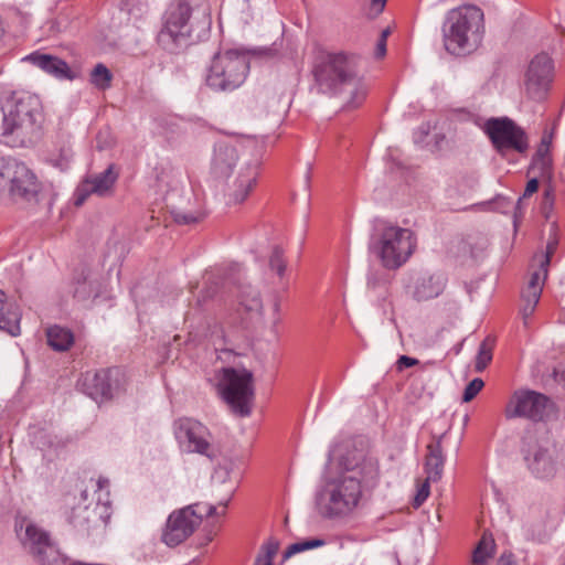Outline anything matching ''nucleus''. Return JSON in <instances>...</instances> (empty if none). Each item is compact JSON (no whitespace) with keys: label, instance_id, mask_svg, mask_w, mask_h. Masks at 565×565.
Masks as SVG:
<instances>
[{"label":"nucleus","instance_id":"51","mask_svg":"<svg viewBox=\"0 0 565 565\" xmlns=\"http://www.w3.org/2000/svg\"><path fill=\"white\" fill-rule=\"evenodd\" d=\"M108 486H109V481H108V479H106V478H99V479L97 480V487H98V490H103V489H105V488H108Z\"/></svg>","mask_w":565,"mask_h":565},{"label":"nucleus","instance_id":"24","mask_svg":"<svg viewBox=\"0 0 565 565\" xmlns=\"http://www.w3.org/2000/svg\"><path fill=\"white\" fill-rule=\"evenodd\" d=\"M241 271V267L238 265L231 268V274L226 275L222 270L207 273L204 277L205 287L203 289V299L213 298L216 292L218 285L222 282V286L225 287L228 284H236L237 279L234 277L235 274Z\"/></svg>","mask_w":565,"mask_h":565},{"label":"nucleus","instance_id":"9","mask_svg":"<svg viewBox=\"0 0 565 565\" xmlns=\"http://www.w3.org/2000/svg\"><path fill=\"white\" fill-rule=\"evenodd\" d=\"M0 190H8L12 200L31 201L40 192V183L25 163L0 157Z\"/></svg>","mask_w":565,"mask_h":565},{"label":"nucleus","instance_id":"46","mask_svg":"<svg viewBox=\"0 0 565 565\" xmlns=\"http://www.w3.org/2000/svg\"><path fill=\"white\" fill-rule=\"evenodd\" d=\"M419 363V361L415 358H411L407 355H401L396 362L397 369L403 370L404 367H412Z\"/></svg>","mask_w":565,"mask_h":565},{"label":"nucleus","instance_id":"53","mask_svg":"<svg viewBox=\"0 0 565 565\" xmlns=\"http://www.w3.org/2000/svg\"><path fill=\"white\" fill-rule=\"evenodd\" d=\"M376 285H377L376 280L374 278H372V277H369V279H367V288L369 289H375Z\"/></svg>","mask_w":565,"mask_h":565},{"label":"nucleus","instance_id":"19","mask_svg":"<svg viewBox=\"0 0 565 565\" xmlns=\"http://www.w3.org/2000/svg\"><path fill=\"white\" fill-rule=\"evenodd\" d=\"M23 61L31 63L35 67L40 68L47 75L55 77L56 79L73 81L75 78V73L68 66V64L55 55L35 51L26 55Z\"/></svg>","mask_w":565,"mask_h":565},{"label":"nucleus","instance_id":"44","mask_svg":"<svg viewBox=\"0 0 565 565\" xmlns=\"http://www.w3.org/2000/svg\"><path fill=\"white\" fill-rule=\"evenodd\" d=\"M429 482L430 481H428V479L426 478V480L417 489V493H416V495L414 498V502H413L414 508H416V509L419 508L428 498Z\"/></svg>","mask_w":565,"mask_h":565},{"label":"nucleus","instance_id":"27","mask_svg":"<svg viewBox=\"0 0 565 565\" xmlns=\"http://www.w3.org/2000/svg\"><path fill=\"white\" fill-rule=\"evenodd\" d=\"M238 302L250 315H260L263 301L259 292L252 286H241L238 289Z\"/></svg>","mask_w":565,"mask_h":565},{"label":"nucleus","instance_id":"37","mask_svg":"<svg viewBox=\"0 0 565 565\" xmlns=\"http://www.w3.org/2000/svg\"><path fill=\"white\" fill-rule=\"evenodd\" d=\"M539 189V180L536 178H533L529 180L526 183L525 190L523 192V195L519 198L514 209V221L516 222L518 217L522 215V204L523 201L527 198H530L533 193H535Z\"/></svg>","mask_w":565,"mask_h":565},{"label":"nucleus","instance_id":"55","mask_svg":"<svg viewBox=\"0 0 565 565\" xmlns=\"http://www.w3.org/2000/svg\"><path fill=\"white\" fill-rule=\"evenodd\" d=\"M387 34H388V30H384V31L381 33V38H380V40H384V42H386Z\"/></svg>","mask_w":565,"mask_h":565},{"label":"nucleus","instance_id":"29","mask_svg":"<svg viewBox=\"0 0 565 565\" xmlns=\"http://www.w3.org/2000/svg\"><path fill=\"white\" fill-rule=\"evenodd\" d=\"M494 547V540L490 535L483 534L473 551V565H486L488 561L493 556Z\"/></svg>","mask_w":565,"mask_h":565},{"label":"nucleus","instance_id":"35","mask_svg":"<svg viewBox=\"0 0 565 565\" xmlns=\"http://www.w3.org/2000/svg\"><path fill=\"white\" fill-rule=\"evenodd\" d=\"M541 298V289H535L534 292L523 290L522 292V300L523 306L521 308V313L524 320H526L529 317H531L536 308V305L539 303V300Z\"/></svg>","mask_w":565,"mask_h":565},{"label":"nucleus","instance_id":"6","mask_svg":"<svg viewBox=\"0 0 565 565\" xmlns=\"http://www.w3.org/2000/svg\"><path fill=\"white\" fill-rule=\"evenodd\" d=\"M370 248L379 256L385 268L396 269L413 254L415 239L411 230L379 221L374 225Z\"/></svg>","mask_w":565,"mask_h":565},{"label":"nucleus","instance_id":"33","mask_svg":"<svg viewBox=\"0 0 565 565\" xmlns=\"http://www.w3.org/2000/svg\"><path fill=\"white\" fill-rule=\"evenodd\" d=\"M494 345V339L492 337H487L480 344L477 359H476V370L478 372L483 371L488 364L492 360V349Z\"/></svg>","mask_w":565,"mask_h":565},{"label":"nucleus","instance_id":"40","mask_svg":"<svg viewBox=\"0 0 565 565\" xmlns=\"http://www.w3.org/2000/svg\"><path fill=\"white\" fill-rule=\"evenodd\" d=\"M484 386V383L481 379L477 377L473 379L466 387L462 394V401L463 402H470L472 401L478 393L482 390Z\"/></svg>","mask_w":565,"mask_h":565},{"label":"nucleus","instance_id":"12","mask_svg":"<svg viewBox=\"0 0 565 565\" xmlns=\"http://www.w3.org/2000/svg\"><path fill=\"white\" fill-rule=\"evenodd\" d=\"M484 132L494 149L501 154L509 150L524 153L529 148V139L524 129L508 117L490 118L484 125Z\"/></svg>","mask_w":565,"mask_h":565},{"label":"nucleus","instance_id":"23","mask_svg":"<svg viewBox=\"0 0 565 565\" xmlns=\"http://www.w3.org/2000/svg\"><path fill=\"white\" fill-rule=\"evenodd\" d=\"M20 320L21 313L18 307L8 302L4 292L0 290V330L17 337L21 332Z\"/></svg>","mask_w":565,"mask_h":565},{"label":"nucleus","instance_id":"15","mask_svg":"<svg viewBox=\"0 0 565 565\" xmlns=\"http://www.w3.org/2000/svg\"><path fill=\"white\" fill-rule=\"evenodd\" d=\"M119 171L115 164H109L103 172L86 178L76 189L75 205H82L92 195L110 196L118 180Z\"/></svg>","mask_w":565,"mask_h":565},{"label":"nucleus","instance_id":"14","mask_svg":"<svg viewBox=\"0 0 565 565\" xmlns=\"http://www.w3.org/2000/svg\"><path fill=\"white\" fill-rule=\"evenodd\" d=\"M529 471L537 479H550L557 471L556 446L548 438H529L523 449Z\"/></svg>","mask_w":565,"mask_h":565},{"label":"nucleus","instance_id":"49","mask_svg":"<svg viewBox=\"0 0 565 565\" xmlns=\"http://www.w3.org/2000/svg\"><path fill=\"white\" fill-rule=\"evenodd\" d=\"M495 565H516L511 554H502Z\"/></svg>","mask_w":565,"mask_h":565},{"label":"nucleus","instance_id":"45","mask_svg":"<svg viewBox=\"0 0 565 565\" xmlns=\"http://www.w3.org/2000/svg\"><path fill=\"white\" fill-rule=\"evenodd\" d=\"M173 220L179 224L188 225L199 222L200 216L194 215L193 213L174 212Z\"/></svg>","mask_w":565,"mask_h":565},{"label":"nucleus","instance_id":"28","mask_svg":"<svg viewBox=\"0 0 565 565\" xmlns=\"http://www.w3.org/2000/svg\"><path fill=\"white\" fill-rule=\"evenodd\" d=\"M73 159V150L68 142H61L52 149L47 156V162L61 171L70 168Z\"/></svg>","mask_w":565,"mask_h":565},{"label":"nucleus","instance_id":"50","mask_svg":"<svg viewBox=\"0 0 565 565\" xmlns=\"http://www.w3.org/2000/svg\"><path fill=\"white\" fill-rule=\"evenodd\" d=\"M386 53V42L384 40H379L376 45V56L382 57Z\"/></svg>","mask_w":565,"mask_h":565},{"label":"nucleus","instance_id":"16","mask_svg":"<svg viewBox=\"0 0 565 565\" xmlns=\"http://www.w3.org/2000/svg\"><path fill=\"white\" fill-rule=\"evenodd\" d=\"M22 542L40 563L45 565H57L61 563L60 552L51 541L50 534L35 524L26 525L25 536Z\"/></svg>","mask_w":565,"mask_h":565},{"label":"nucleus","instance_id":"30","mask_svg":"<svg viewBox=\"0 0 565 565\" xmlns=\"http://www.w3.org/2000/svg\"><path fill=\"white\" fill-rule=\"evenodd\" d=\"M32 443L36 448L44 451L60 447L62 445V439L49 429L38 428L32 431Z\"/></svg>","mask_w":565,"mask_h":565},{"label":"nucleus","instance_id":"34","mask_svg":"<svg viewBox=\"0 0 565 565\" xmlns=\"http://www.w3.org/2000/svg\"><path fill=\"white\" fill-rule=\"evenodd\" d=\"M326 545V541L322 539H308L300 542H296L288 546V548L285 551V557H291L295 554L313 550L318 547H322Z\"/></svg>","mask_w":565,"mask_h":565},{"label":"nucleus","instance_id":"56","mask_svg":"<svg viewBox=\"0 0 565 565\" xmlns=\"http://www.w3.org/2000/svg\"><path fill=\"white\" fill-rule=\"evenodd\" d=\"M254 565H262V563L256 559Z\"/></svg>","mask_w":565,"mask_h":565},{"label":"nucleus","instance_id":"39","mask_svg":"<svg viewBox=\"0 0 565 565\" xmlns=\"http://www.w3.org/2000/svg\"><path fill=\"white\" fill-rule=\"evenodd\" d=\"M278 543L274 541H269L266 544L263 545L262 552L258 554L256 559L260 562L262 564L269 563L273 565L274 557L276 556L278 552Z\"/></svg>","mask_w":565,"mask_h":565},{"label":"nucleus","instance_id":"32","mask_svg":"<svg viewBox=\"0 0 565 565\" xmlns=\"http://www.w3.org/2000/svg\"><path fill=\"white\" fill-rule=\"evenodd\" d=\"M111 79V72L103 63H98L89 74L90 84L102 90L110 87Z\"/></svg>","mask_w":565,"mask_h":565},{"label":"nucleus","instance_id":"8","mask_svg":"<svg viewBox=\"0 0 565 565\" xmlns=\"http://www.w3.org/2000/svg\"><path fill=\"white\" fill-rule=\"evenodd\" d=\"M248 71L249 60L246 54L237 51L217 54L209 68L206 85L217 92L234 90L245 82Z\"/></svg>","mask_w":565,"mask_h":565},{"label":"nucleus","instance_id":"1","mask_svg":"<svg viewBox=\"0 0 565 565\" xmlns=\"http://www.w3.org/2000/svg\"><path fill=\"white\" fill-rule=\"evenodd\" d=\"M342 465V471L327 481L317 498L318 507L327 518L351 514L359 507L363 493L374 488L380 477L379 461L371 454L350 452Z\"/></svg>","mask_w":565,"mask_h":565},{"label":"nucleus","instance_id":"17","mask_svg":"<svg viewBox=\"0 0 565 565\" xmlns=\"http://www.w3.org/2000/svg\"><path fill=\"white\" fill-rule=\"evenodd\" d=\"M258 163L248 161L241 164L238 172L227 185V203L241 204L252 193L257 183Z\"/></svg>","mask_w":565,"mask_h":565},{"label":"nucleus","instance_id":"48","mask_svg":"<svg viewBox=\"0 0 565 565\" xmlns=\"http://www.w3.org/2000/svg\"><path fill=\"white\" fill-rule=\"evenodd\" d=\"M495 210L497 211H500L502 213H507V209L508 207H511L512 203L509 199L507 198H498L497 201H495Z\"/></svg>","mask_w":565,"mask_h":565},{"label":"nucleus","instance_id":"25","mask_svg":"<svg viewBox=\"0 0 565 565\" xmlns=\"http://www.w3.org/2000/svg\"><path fill=\"white\" fill-rule=\"evenodd\" d=\"M47 344L58 352L67 351L74 343L73 332L61 326H51L46 329Z\"/></svg>","mask_w":565,"mask_h":565},{"label":"nucleus","instance_id":"3","mask_svg":"<svg viewBox=\"0 0 565 565\" xmlns=\"http://www.w3.org/2000/svg\"><path fill=\"white\" fill-rule=\"evenodd\" d=\"M312 73L319 87L332 95H348L347 108H355L366 96V87L358 74V60L343 52H320Z\"/></svg>","mask_w":565,"mask_h":565},{"label":"nucleus","instance_id":"54","mask_svg":"<svg viewBox=\"0 0 565 565\" xmlns=\"http://www.w3.org/2000/svg\"><path fill=\"white\" fill-rule=\"evenodd\" d=\"M157 180L159 183H166V184H169V180H166L164 177H160V175H157Z\"/></svg>","mask_w":565,"mask_h":565},{"label":"nucleus","instance_id":"22","mask_svg":"<svg viewBox=\"0 0 565 565\" xmlns=\"http://www.w3.org/2000/svg\"><path fill=\"white\" fill-rule=\"evenodd\" d=\"M111 370L87 373L83 381L85 393L97 402L108 399L113 395Z\"/></svg>","mask_w":565,"mask_h":565},{"label":"nucleus","instance_id":"13","mask_svg":"<svg viewBox=\"0 0 565 565\" xmlns=\"http://www.w3.org/2000/svg\"><path fill=\"white\" fill-rule=\"evenodd\" d=\"M553 409L554 405L546 395L532 390H516L505 405L504 415L508 419L522 417L539 422Z\"/></svg>","mask_w":565,"mask_h":565},{"label":"nucleus","instance_id":"31","mask_svg":"<svg viewBox=\"0 0 565 565\" xmlns=\"http://www.w3.org/2000/svg\"><path fill=\"white\" fill-rule=\"evenodd\" d=\"M551 164L552 159L550 156V151L545 146H539L532 159L529 172L537 171L540 175H544L550 171Z\"/></svg>","mask_w":565,"mask_h":565},{"label":"nucleus","instance_id":"36","mask_svg":"<svg viewBox=\"0 0 565 565\" xmlns=\"http://www.w3.org/2000/svg\"><path fill=\"white\" fill-rule=\"evenodd\" d=\"M557 244H558V242H557L556 237H550L547 245H546L545 253L540 256L534 257V262H537V264L543 267V276L544 277H547V267L551 263L552 255L555 253V250L557 248Z\"/></svg>","mask_w":565,"mask_h":565},{"label":"nucleus","instance_id":"10","mask_svg":"<svg viewBox=\"0 0 565 565\" xmlns=\"http://www.w3.org/2000/svg\"><path fill=\"white\" fill-rule=\"evenodd\" d=\"M253 374L242 369L226 367L218 383L224 401L241 416H248L253 399Z\"/></svg>","mask_w":565,"mask_h":565},{"label":"nucleus","instance_id":"11","mask_svg":"<svg viewBox=\"0 0 565 565\" xmlns=\"http://www.w3.org/2000/svg\"><path fill=\"white\" fill-rule=\"evenodd\" d=\"M174 436L180 449L189 454H199L209 459L216 457L213 446V436L210 429L201 422L182 417L174 422Z\"/></svg>","mask_w":565,"mask_h":565},{"label":"nucleus","instance_id":"57","mask_svg":"<svg viewBox=\"0 0 565 565\" xmlns=\"http://www.w3.org/2000/svg\"><path fill=\"white\" fill-rule=\"evenodd\" d=\"M262 565H271V564H269V563L267 562V563H265V564H262Z\"/></svg>","mask_w":565,"mask_h":565},{"label":"nucleus","instance_id":"41","mask_svg":"<svg viewBox=\"0 0 565 565\" xmlns=\"http://www.w3.org/2000/svg\"><path fill=\"white\" fill-rule=\"evenodd\" d=\"M86 513V508L73 509L68 519L70 523L76 529H85V524L88 521V518L85 515Z\"/></svg>","mask_w":565,"mask_h":565},{"label":"nucleus","instance_id":"4","mask_svg":"<svg viewBox=\"0 0 565 565\" xmlns=\"http://www.w3.org/2000/svg\"><path fill=\"white\" fill-rule=\"evenodd\" d=\"M484 35V14L476 6H462L450 10L443 25L444 46L454 55L476 51Z\"/></svg>","mask_w":565,"mask_h":565},{"label":"nucleus","instance_id":"20","mask_svg":"<svg viewBox=\"0 0 565 565\" xmlns=\"http://www.w3.org/2000/svg\"><path fill=\"white\" fill-rule=\"evenodd\" d=\"M239 158L236 146L220 141L214 146L211 160V172L215 178H226L233 171Z\"/></svg>","mask_w":565,"mask_h":565},{"label":"nucleus","instance_id":"38","mask_svg":"<svg viewBox=\"0 0 565 565\" xmlns=\"http://www.w3.org/2000/svg\"><path fill=\"white\" fill-rule=\"evenodd\" d=\"M269 266L273 270H276V273L279 276H282L286 269V263L284 260V252L280 247L275 246L270 258H269Z\"/></svg>","mask_w":565,"mask_h":565},{"label":"nucleus","instance_id":"18","mask_svg":"<svg viewBox=\"0 0 565 565\" xmlns=\"http://www.w3.org/2000/svg\"><path fill=\"white\" fill-rule=\"evenodd\" d=\"M552 79V60L545 54L536 55L530 63L527 70V90L534 95L541 96L548 89Z\"/></svg>","mask_w":565,"mask_h":565},{"label":"nucleus","instance_id":"2","mask_svg":"<svg viewBox=\"0 0 565 565\" xmlns=\"http://www.w3.org/2000/svg\"><path fill=\"white\" fill-rule=\"evenodd\" d=\"M43 105L35 94L18 90L0 108V138L10 147H29L40 138Z\"/></svg>","mask_w":565,"mask_h":565},{"label":"nucleus","instance_id":"42","mask_svg":"<svg viewBox=\"0 0 565 565\" xmlns=\"http://www.w3.org/2000/svg\"><path fill=\"white\" fill-rule=\"evenodd\" d=\"M97 291L93 288V284L89 281H83L74 290V296L81 300H85L89 297H97Z\"/></svg>","mask_w":565,"mask_h":565},{"label":"nucleus","instance_id":"47","mask_svg":"<svg viewBox=\"0 0 565 565\" xmlns=\"http://www.w3.org/2000/svg\"><path fill=\"white\" fill-rule=\"evenodd\" d=\"M387 0H371L370 3V14L372 17H377L385 8Z\"/></svg>","mask_w":565,"mask_h":565},{"label":"nucleus","instance_id":"43","mask_svg":"<svg viewBox=\"0 0 565 565\" xmlns=\"http://www.w3.org/2000/svg\"><path fill=\"white\" fill-rule=\"evenodd\" d=\"M545 279H546V277L543 276V267L540 265L539 270H535L532 274L529 285L526 286V288L524 290L532 291V292H534L535 289L542 290Z\"/></svg>","mask_w":565,"mask_h":565},{"label":"nucleus","instance_id":"7","mask_svg":"<svg viewBox=\"0 0 565 565\" xmlns=\"http://www.w3.org/2000/svg\"><path fill=\"white\" fill-rule=\"evenodd\" d=\"M230 499L221 502V511L212 504L199 503L189 505L170 514L166 529L162 534V541L168 546H177L193 534L201 524L203 516L225 515Z\"/></svg>","mask_w":565,"mask_h":565},{"label":"nucleus","instance_id":"26","mask_svg":"<svg viewBox=\"0 0 565 565\" xmlns=\"http://www.w3.org/2000/svg\"><path fill=\"white\" fill-rule=\"evenodd\" d=\"M444 468V456L440 438L428 445V455L426 458V472L428 481H437L441 478Z\"/></svg>","mask_w":565,"mask_h":565},{"label":"nucleus","instance_id":"52","mask_svg":"<svg viewBox=\"0 0 565 565\" xmlns=\"http://www.w3.org/2000/svg\"><path fill=\"white\" fill-rule=\"evenodd\" d=\"M539 146H545L550 151L551 140L547 137H543Z\"/></svg>","mask_w":565,"mask_h":565},{"label":"nucleus","instance_id":"21","mask_svg":"<svg viewBox=\"0 0 565 565\" xmlns=\"http://www.w3.org/2000/svg\"><path fill=\"white\" fill-rule=\"evenodd\" d=\"M447 278L441 273H423L414 282L413 296L418 301L438 297L445 289Z\"/></svg>","mask_w":565,"mask_h":565},{"label":"nucleus","instance_id":"5","mask_svg":"<svg viewBox=\"0 0 565 565\" xmlns=\"http://www.w3.org/2000/svg\"><path fill=\"white\" fill-rule=\"evenodd\" d=\"M194 24L202 28L211 26L209 0H173L166 10L160 36L182 44L191 36Z\"/></svg>","mask_w":565,"mask_h":565}]
</instances>
